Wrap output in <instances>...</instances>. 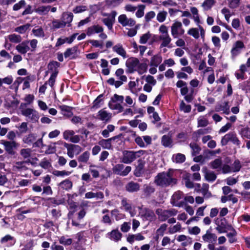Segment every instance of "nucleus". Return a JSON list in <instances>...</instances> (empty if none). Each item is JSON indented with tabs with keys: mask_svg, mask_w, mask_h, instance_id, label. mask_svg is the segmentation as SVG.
<instances>
[{
	"mask_svg": "<svg viewBox=\"0 0 250 250\" xmlns=\"http://www.w3.org/2000/svg\"><path fill=\"white\" fill-rule=\"evenodd\" d=\"M173 173L172 170L159 173L155 177V183L157 185L163 187L175 184L176 179L173 177Z\"/></svg>",
	"mask_w": 250,
	"mask_h": 250,
	"instance_id": "nucleus-1",
	"label": "nucleus"
},
{
	"mask_svg": "<svg viewBox=\"0 0 250 250\" xmlns=\"http://www.w3.org/2000/svg\"><path fill=\"white\" fill-rule=\"evenodd\" d=\"M146 151L143 150H140L137 151L127 150L124 151L123 152L122 162L126 164H130L137 158H139L146 154Z\"/></svg>",
	"mask_w": 250,
	"mask_h": 250,
	"instance_id": "nucleus-2",
	"label": "nucleus"
},
{
	"mask_svg": "<svg viewBox=\"0 0 250 250\" xmlns=\"http://www.w3.org/2000/svg\"><path fill=\"white\" fill-rule=\"evenodd\" d=\"M115 76L118 80H115L114 78H110L107 81L108 83L111 85H114L116 88L121 86L124 82L127 81V77L124 75V70L122 68L118 69L115 72Z\"/></svg>",
	"mask_w": 250,
	"mask_h": 250,
	"instance_id": "nucleus-3",
	"label": "nucleus"
},
{
	"mask_svg": "<svg viewBox=\"0 0 250 250\" xmlns=\"http://www.w3.org/2000/svg\"><path fill=\"white\" fill-rule=\"evenodd\" d=\"M185 32L181 22L175 21L172 24L171 26V34L174 39L178 38L179 36L183 35Z\"/></svg>",
	"mask_w": 250,
	"mask_h": 250,
	"instance_id": "nucleus-4",
	"label": "nucleus"
},
{
	"mask_svg": "<svg viewBox=\"0 0 250 250\" xmlns=\"http://www.w3.org/2000/svg\"><path fill=\"white\" fill-rule=\"evenodd\" d=\"M64 146L67 149V155L70 158H73L82 151V148L77 145L64 143Z\"/></svg>",
	"mask_w": 250,
	"mask_h": 250,
	"instance_id": "nucleus-5",
	"label": "nucleus"
},
{
	"mask_svg": "<svg viewBox=\"0 0 250 250\" xmlns=\"http://www.w3.org/2000/svg\"><path fill=\"white\" fill-rule=\"evenodd\" d=\"M197 27L190 28L187 31V34L194 38L198 39L201 36L202 39H204L205 36V30L204 28L199 24H196Z\"/></svg>",
	"mask_w": 250,
	"mask_h": 250,
	"instance_id": "nucleus-6",
	"label": "nucleus"
},
{
	"mask_svg": "<svg viewBox=\"0 0 250 250\" xmlns=\"http://www.w3.org/2000/svg\"><path fill=\"white\" fill-rule=\"evenodd\" d=\"M229 141H231L233 144L240 147V141L234 132H229L222 137L221 144L222 146L226 145Z\"/></svg>",
	"mask_w": 250,
	"mask_h": 250,
	"instance_id": "nucleus-7",
	"label": "nucleus"
},
{
	"mask_svg": "<svg viewBox=\"0 0 250 250\" xmlns=\"http://www.w3.org/2000/svg\"><path fill=\"white\" fill-rule=\"evenodd\" d=\"M130 166H125L122 164H118L114 166L112 171L114 173L121 176H125L131 171Z\"/></svg>",
	"mask_w": 250,
	"mask_h": 250,
	"instance_id": "nucleus-8",
	"label": "nucleus"
},
{
	"mask_svg": "<svg viewBox=\"0 0 250 250\" xmlns=\"http://www.w3.org/2000/svg\"><path fill=\"white\" fill-rule=\"evenodd\" d=\"M178 211L175 209H170L168 210L158 209L156 213L158 216L159 219L162 222L165 221L170 217L175 216Z\"/></svg>",
	"mask_w": 250,
	"mask_h": 250,
	"instance_id": "nucleus-9",
	"label": "nucleus"
},
{
	"mask_svg": "<svg viewBox=\"0 0 250 250\" xmlns=\"http://www.w3.org/2000/svg\"><path fill=\"white\" fill-rule=\"evenodd\" d=\"M117 14V13L115 11H111L110 14H103L104 16H107V17L102 19V21L110 30L113 29V25L115 22Z\"/></svg>",
	"mask_w": 250,
	"mask_h": 250,
	"instance_id": "nucleus-10",
	"label": "nucleus"
},
{
	"mask_svg": "<svg viewBox=\"0 0 250 250\" xmlns=\"http://www.w3.org/2000/svg\"><path fill=\"white\" fill-rule=\"evenodd\" d=\"M21 113L33 122L38 121L39 118L38 112L33 108H27L23 109L21 111Z\"/></svg>",
	"mask_w": 250,
	"mask_h": 250,
	"instance_id": "nucleus-11",
	"label": "nucleus"
},
{
	"mask_svg": "<svg viewBox=\"0 0 250 250\" xmlns=\"http://www.w3.org/2000/svg\"><path fill=\"white\" fill-rule=\"evenodd\" d=\"M139 215L144 220H148L152 221L155 219V214L154 212L146 208H139Z\"/></svg>",
	"mask_w": 250,
	"mask_h": 250,
	"instance_id": "nucleus-12",
	"label": "nucleus"
},
{
	"mask_svg": "<svg viewBox=\"0 0 250 250\" xmlns=\"http://www.w3.org/2000/svg\"><path fill=\"white\" fill-rule=\"evenodd\" d=\"M73 130H66L63 132V137L66 140H69L73 143H78L80 141V137L79 135H75Z\"/></svg>",
	"mask_w": 250,
	"mask_h": 250,
	"instance_id": "nucleus-13",
	"label": "nucleus"
},
{
	"mask_svg": "<svg viewBox=\"0 0 250 250\" xmlns=\"http://www.w3.org/2000/svg\"><path fill=\"white\" fill-rule=\"evenodd\" d=\"M118 22L123 26H133L135 23V21L132 18H128L126 15L122 14L118 17Z\"/></svg>",
	"mask_w": 250,
	"mask_h": 250,
	"instance_id": "nucleus-14",
	"label": "nucleus"
},
{
	"mask_svg": "<svg viewBox=\"0 0 250 250\" xmlns=\"http://www.w3.org/2000/svg\"><path fill=\"white\" fill-rule=\"evenodd\" d=\"M183 197V194L182 192L178 191L175 192L172 196L171 203L173 206L180 207L183 205V202L180 201Z\"/></svg>",
	"mask_w": 250,
	"mask_h": 250,
	"instance_id": "nucleus-15",
	"label": "nucleus"
},
{
	"mask_svg": "<svg viewBox=\"0 0 250 250\" xmlns=\"http://www.w3.org/2000/svg\"><path fill=\"white\" fill-rule=\"evenodd\" d=\"M139 61L136 58H130L126 62V66L128 68L129 73H133L135 71L139 65Z\"/></svg>",
	"mask_w": 250,
	"mask_h": 250,
	"instance_id": "nucleus-16",
	"label": "nucleus"
},
{
	"mask_svg": "<svg viewBox=\"0 0 250 250\" xmlns=\"http://www.w3.org/2000/svg\"><path fill=\"white\" fill-rule=\"evenodd\" d=\"M97 118L104 122H108L112 117V114L104 109L100 110L97 113Z\"/></svg>",
	"mask_w": 250,
	"mask_h": 250,
	"instance_id": "nucleus-17",
	"label": "nucleus"
},
{
	"mask_svg": "<svg viewBox=\"0 0 250 250\" xmlns=\"http://www.w3.org/2000/svg\"><path fill=\"white\" fill-rule=\"evenodd\" d=\"M204 178L206 181L208 182H213L217 178V176L214 172L209 170L206 167H204L202 169Z\"/></svg>",
	"mask_w": 250,
	"mask_h": 250,
	"instance_id": "nucleus-18",
	"label": "nucleus"
},
{
	"mask_svg": "<svg viewBox=\"0 0 250 250\" xmlns=\"http://www.w3.org/2000/svg\"><path fill=\"white\" fill-rule=\"evenodd\" d=\"M244 44L242 41H236L233 44L231 50V54L233 58L237 56L241 52V49L244 48Z\"/></svg>",
	"mask_w": 250,
	"mask_h": 250,
	"instance_id": "nucleus-19",
	"label": "nucleus"
},
{
	"mask_svg": "<svg viewBox=\"0 0 250 250\" xmlns=\"http://www.w3.org/2000/svg\"><path fill=\"white\" fill-rule=\"evenodd\" d=\"M1 143L4 146L5 150L9 154H12L14 148H16L19 146L15 141L10 142L1 140Z\"/></svg>",
	"mask_w": 250,
	"mask_h": 250,
	"instance_id": "nucleus-20",
	"label": "nucleus"
},
{
	"mask_svg": "<svg viewBox=\"0 0 250 250\" xmlns=\"http://www.w3.org/2000/svg\"><path fill=\"white\" fill-rule=\"evenodd\" d=\"M104 31L103 27L98 24L93 25L89 27L86 31V34L90 36L94 34L102 33Z\"/></svg>",
	"mask_w": 250,
	"mask_h": 250,
	"instance_id": "nucleus-21",
	"label": "nucleus"
},
{
	"mask_svg": "<svg viewBox=\"0 0 250 250\" xmlns=\"http://www.w3.org/2000/svg\"><path fill=\"white\" fill-rule=\"evenodd\" d=\"M159 39L161 41L160 48L168 47L171 48L170 45L171 42V38L169 35L166 36H159Z\"/></svg>",
	"mask_w": 250,
	"mask_h": 250,
	"instance_id": "nucleus-22",
	"label": "nucleus"
},
{
	"mask_svg": "<svg viewBox=\"0 0 250 250\" xmlns=\"http://www.w3.org/2000/svg\"><path fill=\"white\" fill-rule=\"evenodd\" d=\"M73 18V15L70 12H63L62 15L61 20L65 24V26L67 25L68 26L70 25V23L72 22Z\"/></svg>",
	"mask_w": 250,
	"mask_h": 250,
	"instance_id": "nucleus-23",
	"label": "nucleus"
},
{
	"mask_svg": "<svg viewBox=\"0 0 250 250\" xmlns=\"http://www.w3.org/2000/svg\"><path fill=\"white\" fill-rule=\"evenodd\" d=\"M16 49L19 53L25 54L30 50V48L28 45V42L24 41L17 45L16 46Z\"/></svg>",
	"mask_w": 250,
	"mask_h": 250,
	"instance_id": "nucleus-24",
	"label": "nucleus"
},
{
	"mask_svg": "<svg viewBox=\"0 0 250 250\" xmlns=\"http://www.w3.org/2000/svg\"><path fill=\"white\" fill-rule=\"evenodd\" d=\"M178 242H181V245L183 247H187L192 244V241L191 238L185 235H180L177 238Z\"/></svg>",
	"mask_w": 250,
	"mask_h": 250,
	"instance_id": "nucleus-25",
	"label": "nucleus"
},
{
	"mask_svg": "<svg viewBox=\"0 0 250 250\" xmlns=\"http://www.w3.org/2000/svg\"><path fill=\"white\" fill-rule=\"evenodd\" d=\"M121 204L122 207L124 208V209L126 211L129 212L131 216H133L135 215V212L134 211L133 208L131 204L127 202L126 199H123L121 202Z\"/></svg>",
	"mask_w": 250,
	"mask_h": 250,
	"instance_id": "nucleus-26",
	"label": "nucleus"
},
{
	"mask_svg": "<svg viewBox=\"0 0 250 250\" xmlns=\"http://www.w3.org/2000/svg\"><path fill=\"white\" fill-rule=\"evenodd\" d=\"M172 135V133H170V132L167 135H165L163 136V137H162L161 143L164 146L166 147L171 146V144L172 143V140L171 138Z\"/></svg>",
	"mask_w": 250,
	"mask_h": 250,
	"instance_id": "nucleus-27",
	"label": "nucleus"
},
{
	"mask_svg": "<svg viewBox=\"0 0 250 250\" xmlns=\"http://www.w3.org/2000/svg\"><path fill=\"white\" fill-rule=\"evenodd\" d=\"M202 239L206 242L212 243L216 241L217 236L215 234L210 232L209 230H207L206 234L203 235Z\"/></svg>",
	"mask_w": 250,
	"mask_h": 250,
	"instance_id": "nucleus-28",
	"label": "nucleus"
},
{
	"mask_svg": "<svg viewBox=\"0 0 250 250\" xmlns=\"http://www.w3.org/2000/svg\"><path fill=\"white\" fill-rule=\"evenodd\" d=\"M62 142L61 141L50 144L47 146L45 153L48 154H53L56 151V145H62Z\"/></svg>",
	"mask_w": 250,
	"mask_h": 250,
	"instance_id": "nucleus-29",
	"label": "nucleus"
},
{
	"mask_svg": "<svg viewBox=\"0 0 250 250\" xmlns=\"http://www.w3.org/2000/svg\"><path fill=\"white\" fill-rule=\"evenodd\" d=\"M77 47L76 46L68 48L64 53V56L65 58L74 59L77 55Z\"/></svg>",
	"mask_w": 250,
	"mask_h": 250,
	"instance_id": "nucleus-30",
	"label": "nucleus"
},
{
	"mask_svg": "<svg viewBox=\"0 0 250 250\" xmlns=\"http://www.w3.org/2000/svg\"><path fill=\"white\" fill-rule=\"evenodd\" d=\"M145 239V237L140 233L136 234H129L127 238V241L132 244L135 240L142 241Z\"/></svg>",
	"mask_w": 250,
	"mask_h": 250,
	"instance_id": "nucleus-31",
	"label": "nucleus"
},
{
	"mask_svg": "<svg viewBox=\"0 0 250 250\" xmlns=\"http://www.w3.org/2000/svg\"><path fill=\"white\" fill-rule=\"evenodd\" d=\"M229 227V229H228V230H230L231 231L227 234V236L229 238V242L233 243L237 241L236 238L235 237L237 235V232L231 226Z\"/></svg>",
	"mask_w": 250,
	"mask_h": 250,
	"instance_id": "nucleus-32",
	"label": "nucleus"
},
{
	"mask_svg": "<svg viewBox=\"0 0 250 250\" xmlns=\"http://www.w3.org/2000/svg\"><path fill=\"white\" fill-rule=\"evenodd\" d=\"M125 189L129 192H136L139 190L140 186L137 183L130 182L126 185Z\"/></svg>",
	"mask_w": 250,
	"mask_h": 250,
	"instance_id": "nucleus-33",
	"label": "nucleus"
},
{
	"mask_svg": "<svg viewBox=\"0 0 250 250\" xmlns=\"http://www.w3.org/2000/svg\"><path fill=\"white\" fill-rule=\"evenodd\" d=\"M34 36L37 38H43L45 37V33L42 27L37 26L35 27L32 30Z\"/></svg>",
	"mask_w": 250,
	"mask_h": 250,
	"instance_id": "nucleus-34",
	"label": "nucleus"
},
{
	"mask_svg": "<svg viewBox=\"0 0 250 250\" xmlns=\"http://www.w3.org/2000/svg\"><path fill=\"white\" fill-rule=\"evenodd\" d=\"M5 40L14 43H18L21 42L22 38L20 35L12 34L5 37Z\"/></svg>",
	"mask_w": 250,
	"mask_h": 250,
	"instance_id": "nucleus-35",
	"label": "nucleus"
},
{
	"mask_svg": "<svg viewBox=\"0 0 250 250\" xmlns=\"http://www.w3.org/2000/svg\"><path fill=\"white\" fill-rule=\"evenodd\" d=\"M113 50L124 58H126V51L121 44H118L114 46L113 47Z\"/></svg>",
	"mask_w": 250,
	"mask_h": 250,
	"instance_id": "nucleus-36",
	"label": "nucleus"
},
{
	"mask_svg": "<svg viewBox=\"0 0 250 250\" xmlns=\"http://www.w3.org/2000/svg\"><path fill=\"white\" fill-rule=\"evenodd\" d=\"M190 10L192 14V19L195 22L196 24H200L201 21L197 8L195 7H191Z\"/></svg>",
	"mask_w": 250,
	"mask_h": 250,
	"instance_id": "nucleus-37",
	"label": "nucleus"
},
{
	"mask_svg": "<svg viewBox=\"0 0 250 250\" xmlns=\"http://www.w3.org/2000/svg\"><path fill=\"white\" fill-rule=\"evenodd\" d=\"M215 110L216 111H223L224 113L226 114H229L230 113L229 111V105L228 102H225L220 105L218 106H217L215 108Z\"/></svg>",
	"mask_w": 250,
	"mask_h": 250,
	"instance_id": "nucleus-38",
	"label": "nucleus"
},
{
	"mask_svg": "<svg viewBox=\"0 0 250 250\" xmlns=\"http://www.w3.org/2000/svg\"><path fill=\"white\" fill-rule=\"evenodd\" d=\"M162 61V57L160 55L157 54L153 56L150 60V65L155 67L158 66Z\"/></svg>",
	"mask_w": 250,
	"mask_h": 250,
	"instance_id": "nucleus-39",
	"label": "nucleus"
},
{
	"mask_svg": "<svg viewBox=\"0 0 250 250\" xmlns=\"http://www.w3.org/2000/svg\"><path fill=\"white\" fill-rule=\"evenodd\" d=\"M209 185L208 184H203L200 189L204 197L208 199L212 196L211 193L208 191Z\"/></svg>",
	"mask_w": 250,
	"mask_h": 250,
	"instance_id": "nucleus-40",
	"label": "nucleus"
},
{
	"mask_svg": "<svg viewBox=\"0 0 250 250\" xmlns=\"http://www.w3.org/2000/svg\"><path fill=\"white\" fill-rule=\"evenodd\" d=\"M108 105L111 109L117 110L118 113H121L124 111V107L120 104L110 101Z\"/></svg>",
	"mask_w": 250,
	"mask_h": 250,
	"instance_id": "nucleus-41",
	"label": "nucleus"
},
{
	"mask_svg": "<svg viewBox=\"0 0 250 250\" xmlns=\"http://www.w3.org/2000/svg\"><path fill=\"white\" fill-rule=\"evenodd\" d=\"M90 157V153L87 151H84L78 157V161L79 163L86 164L89 161Z\"/></svg>",
	"mask_w": 250,
	"mask_h": 250,
	"instance_id": "nucleus-42",
	"label": "nucleus"
},
{
	"mask_svg": "<svg viewBox=\"0 0 250 250\" xmlns=\"http://www.w3.org/2000/svg\"><path fill=\"white\" fill-rule=\"evenodd\" d=\"M50 6H41L35 9V11L40 15L47 14L50 11Z\"/></svg>",
	"mask_w": 250,
	"mask_h": 250,
	"instance_id": "nucleus-43",
	"label": "nucleus"
},
{
	"mask_svg": "<svg viewBox=\"0 0 250 250\" xmlns=\"http://www.w3.org/2000/svg\"><path fill=\"white\" fill-rule=\"evenodd\" d=\"M138 162V165L136 168L134 174L138 177L143 172L144 163L141 160H139Z\"/></svg>",
	"mask_w": 250,
	"mask_h": 250,
	"instance_id": "nucleus-44",
	"label": "nucleus"
},
{
	"mask_svg": "<svg viewBox=\"0 0 250 250\" xmlns=\"http://www.w3.org/2000/svg\"><path fill=\"white\" fill-rule=\"evenodd\" d=\"M58 73V71L53 72L51 73L48 81L45 82L47 83V84H48L52 89L54 88V85L55 84Z\"/></svg>",
	"mask_w": 250,
	"mask_h": 250,
	"instance_id": "nucleus-45",
	"label": "nucleus"
},
{
	"mask_svg": "<svg viewBox=\"0 0 250 250\" xmlns=\"http://www.w3.org/2000/svg\"><path fill=\"white\" fill-rule=\"evenodd\" d=\"M239 132L242 138L250 139V128L249 127H243Z\"/></svg>",
	"mask_w": 250,
	"mask_h": 250,
	"instance_id": "nucleus-46",
	"label": "nucleus"
},
{
	"mask_svg": "<svg viewBox=\"0 0 250 250\" xmlns=\"http://www.w3.org/2000/svg\"><path fill=\"white\" fill-rule=\"evenodd\" d=\"M182 229V226L179 223L173 226H171L168 228V233L169 234H174L180 232Z\"/></svg>",
	"mask_w": 250,
	"mask_h": 250,
	"instance_id": "nucleus-47",
	"label": "nucleus"
},
{
	"mask_svg": "<svg viewBox=\"0 0 250 250\" xmlns=\"http://www.w3.org/2000/svg\"><path fill=\"white\" fill-rule=\"evenodd\" d=\"M60 187L65 190H68L72 187V183L69 180H65L59 184Z\"/></svg>",
	"mask_w": 250,
	"mask_h": 250,
	"instance_id": "nucleus-48",
	"label": "nucleus"
},
{
	"mask_svg": "<svg viewBox=\"0 0 250 250\" xmlns=\"http://www.w3.org/2000/svg\"><path fill=\"white\" fill-rule=\"evenodd\" d=\"M110 238L115 241H118L122 237V234L118 230H113L110 233Z\"/></svg>",
	"mask_w": 250,
	"mask_h": 250,
	"instance_id": "nucleus-49",
	"label": "nucleus"
},
{
	"mask_svg": "<svg viewBox=\"0 0 250 250\" xmlns=\"http://www.w3.org/2000/svg\"><path fill=\"white\" fill-rule=\"evenodd\" d=\"M215 4L214 0H205L202 4L204 10H208L211 8Z\"/></svg>",
	"mask_w": 250,
	"mask_h": 250,
	"instance_id": "nucleus-50",
	"label": "nucleus"
},
{
	"mask_svg": "<svg viewBox=\"0 0 250 250\" xmlns=\"http://www.w3.org/2000/svg\"><path fill=\"white\" fill-rule=\"evenodd\" d=\"M112 138H110L107 140H101L99 142V144L104 148L109 149L111 147V141Z\"/></svg>",
	"mask_w": 250,
	"mask_h": 250,
	"instance_id": "nucleus-51",
	"label": "nucleus"
},
{
	"mask_svg": "<svg viewBox=\"0 0 250 250\" xmlns=\"http://www.w3.org/2000/svg\"><path fill=\"white\" fill-rule=\"evenodd\" d=\"M30 26V24L27 23L24 25L18 26L15 28L14 31L20 34H24L29 29Z\"/></svg>",
	"mask_w": 250,
	"mask_h": 250,
	"instance_id": "nucleus-52",
	"label": "nucleus"
},
{
	"mask_svg": "<svg viewBox=\"0 0 250 250\" xmlns=\"http://www.w3.org/2000/svg\"><path fill=\"white\" fill-rule=\"evenodd\" d=\"M232 172H237L240 171L242 165L239 160H235L231 166Z\"/></svg>",
	"mask_w": 250,
	"mask_h": 250,
	"instance_id": "nucleus-53",
	"label": "nucleus"
},
{
	"mask_svg": "<svg viewBox=\"0 0 250 250\" xmlns=\"http://www.w3.org/2000/svg\"><path fill=\"white\" fill-rule=\"evenodd\" d=\"M185 159V156L181 153H178L172 157L173 161L177 163L184 162Z\"/></svg>",
	"mask_w": 250,
	"mask_h": 250,
	"instance_id": "nucleus-54",
	"label": "nucleus"
},
{
	"mask_svg": "<svg viewBox=\"0 0 250 250\" xmlns=\"http://www.w3.org/2000/svg\"><path fill=\"white\" fill-rule=\"evenodd\" d=\"M147 69V65L146 63L139 62L136 71H137L140 75H142L146 71Z\"/></svg>",
	"mask_w": 250,
	"mask_h": 250,
	"instance_id": "nucleus-55",
	"label": "nucleus"
},
{
	"mask_svg": "<svg viewBox=\"0 0 250 250\" xmlns=\"http://www.w3.org/2000/svg\"><path fill=\"white\" fill-rule=\"evenodd\" d=\"M198 127H205L208 125V121L204 116H200L197 119Z\"/></svg>",
	"mask_w": 250,
	"mask_h": 250,
	"instance_id": "nucleus-56",
	"label": "nucleus"
},
{
	"mask_svg": "<svg viewBox=\"0 0 250 250\" xmlns=\"http://www.w3.org/2000/svg\"><path fill=\"white\" fill-rule=\"evenodd\" d=\"M167 15V11H160L157 15V20L160 22H163L166 20Z\"/></svg>",
	"mask_w": 250,
	"mask_h": 250,
	"instance_id": "nucleus-57",
	"label": "nucleus"
},
{
	"mask_svg": "<svg viewBox=\"0 0 250 250\" xmlns=\"http://www.w3.org/2000/svg\"><path fill=\"white\" fill-rule=\"evenodd\" d=\"M215 224L217 226L224 227L229 229V225H227V221L225 218H217L215 220Z\"/></svg>",
	"mask_w": 250,
	"mask_h": 250,
	"instance_id": "nucleus-58",
	"label": "nucleus"
},
{
	"mask_svg": "<svg viewBox=\"0 0 250 250\" xmlns=\"http://www.w3.org/2000/svg\"><path fill=\"white\" fill-rule=\"evenodd\" d=\"M207 208V206L201 207L198 208L196 212V216L193 218V219L198 220L200 216L204 215V210Z\"/></svg>",
	"mask_w": 250,
	"mask_h": 250,
	"instance_id": "nucleus-59",
	"label": "nucleus"
},
{
	"mask_svg": "<svg viewBox=\"0 0 250 250\" xmlns=\"http://www.w3.org/2000/svg\"><path fill=\"white\" fill-rule=\"evenodd\" d=\"M222 164V161L221 158H218L214 160L210 163V166L213 169H217L220 168Z\"/></svg>",
	"mask_w": 250,
	"mask_h": 250,
	"instance_id": "nucleus-60",
	"label": "nucleus"
},
{
	"mask_svg": "<svg viewBox=\"0 0 250 250\" xmlns=\"http://www.w3.org/2000/svg\"><path fill=\"white\" fill-rule=\"evenodd\" d=\"M65 26L62 20H54L52 21V27L55 29L62 28Z\"/></svg>",
	"mask_w": 250,
	"mask_h": 250,
	"instance_id": "nucleus-61",
	"label": "nucleus"
},
{
	"mask_svg": "<svg viewBox=\"0 0 250 250\" xmlns=\"http://www.w3.org/2000/svg\"><path fill=\"white\" fill-rule=\"evenodd\" d=\"M151 34L148 32L145 34H143L140 38L139 42L141 44H145L147 42L148 40L151 38Z\"/></svg>",
	"mask_w": 250,
	"mask_h": 250,
	"instance_id": "nucleus-62",
	"label": "nucleus"
},
{
	"mask_svg": "<svg viewBox=\"0 0 250 250\" xmlns=\"http://www.w3.org/2000/svg\"><path fill=\"white\" fill-rule=\"evenodd\" d=\"M60 66V63L57 62H52L48 65V70L53 72L58 71L57 69Z\"/></svg>",
	"mask_w": 250,
	"mask_h": 250,
	"instance_id": "nucleus-63",
	"label": "nucleus"
},
{
	"mask_svg": "<svg viewBox=\"0 0 250 250\" xmlns=\"http://www.w3.org/2000/svg\"><path fill=\"white\" fill-rule=\"evenodd\" d=\"M59 243L65 246H69L72 243V240L70 238H66L65 236H62L59 238Z\"/></svg>",
	"mask_w": 250,
	"mask_h": 250,
	"instance_id": "nucleus-64",
	"label": "nucleus"
}]
</instances>
